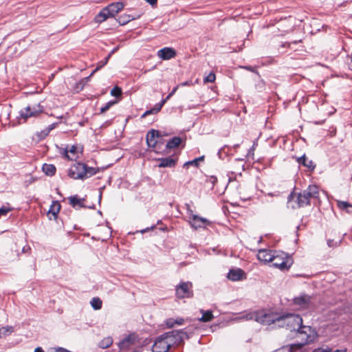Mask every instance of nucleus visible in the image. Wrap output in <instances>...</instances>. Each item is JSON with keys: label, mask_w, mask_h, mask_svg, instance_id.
<instances>
[{"label": "nucleus", "mask_w": 352, "mask_h": 352, "mask_svg": "<svg viewBox=\"0 0 352 352\" xmlns=\"http://www.w3.org/2000/svg\"><path fill=\"white\" fill-rule=\"evenodd\" d=\"M319 196L318 187L316 185H309L306 189L300 192L296 193L295 189L291 192L287 197V203L294 201V204L291 206L292 209L304 208L311 205L312 199H319Z\"/></svg>", "instance_id": "f257e3e1"}, {"label": "nucleus", "mask_w": 352, "mask_h": 352, "mask_svg": "<svg viewBox=\"0 0 352 352\" xmlns=\"http://www.w3.org/2000/svg\"><path fill=\"white\" fill-rule=\"evenodd\" d=\"M280 322L278 327H286L290 331H297L299 333L307 335V331H304L302 329H309L311 331L310 326L303 325L302 318L299 314H287L280 316Z\"/></svg>", "instance_id": "f03ea898"}, {"label": "nucleus", "mask_w": 352, "mask_h": 352, "mask_svg": "<svg viewBox=\"0 0 352 352\" xmlns=\"http://www.w3.org/2000/svg\"><path fill=\"white\" fill-rule=\"evenodd\" d=\"M249 319L254 320L255 321L264 324L270 325L271 324H279L280 316L274 313H267L263 310L250 313Z\"/></svg>", "instance_id": "7ed1b4c3"}, {"label": "nucleus", "mask_w": 352, "mask_h": 352, "mask_svg": "<svg viewBox=\"0 0 352 352\" xmlns=\"http://www.w3.org/2000/svg\"><path fill=\"white\" fill-rule=\"evenodd\" d=\"M276 258L272 261V265L282 270H289L293 264V259L288 254L281 251H274Z\"/></svg>", "instance_id": "20e7f679"}, {"label": "nucleus", "mask_w": 352, "mask_h": 352, "mask_svg": "<svg viewBox=\"0 0 352 352\" xmlns=\"http://www.w3.org/2000/svg\"><path fill=\"white\" fill-rule=\"evenodd\" d=\"M193 295L192 284L191 282L182 281L175 287V296L178 298H189L193 297Z\"/></svg>", "instance_id": "39448f33"}, {"label": "nucleus", "mask_w": 352, "mask_h": 352, "mask_svg": "<svg viewBox=\"0 0 352 352\" xmlns=\"http://www.w3.org/2000/svg\"><path fill=\"white\" fill-rule=\"evenodd\" d=\"M44 112V107L38 103L32 107L28 106L27 107L20 111V117L26 121L31 117L38 118L40 114Z\"/></svg>", "instance_id": "423d86ee"}, {"label": "nucleus", "mask_w": 352, "mask_h": 352, "mask_svg": "<svg viewBox=\"0 0 352 352\" xmlns=\"http://www.w3.org/2000/svg\"><path fill=\"white\" fill-rule=\"evenodd\" d=\"M168 333H164L163 334L157 336L152 346L153 352H168L171 345L168 342L167 338Z\"/></svg>", "instance_id": "0eeeda50"}, {"label": "nucleus", "mask_w": 352, "mask_h": 352, "mask_svg": "<svg viewBox=\"0 0 352 352\" xmlns=\"http://www.w3.org/2000/svg\"><path fill=\"white\" fill-rule=\"evenodd\" d=\"M161 138L160 133L158 130L151 129L148 131L146 135V140L147 146L149 148H153V151L156 153L159 154V151H160V148L157 146V140L156 138Z\"/></svg>", "instance_id": "6e6552de"}, {"label": "nucleus", "mask_w": 352, "mask_h": 352, "mask_svg": "<svg viewBox=\"0 0 352 352\" xmlns=\"http://www.w3.org/2000/svg\"><path fill=\"white\" fill-rule=\"evenodd\" d=\"M137 340V336L135 333H131L120 342H119L118 346L120 351H128L133 348Z\"/></svg>", "instance_id": "1a4fd4ad"}, {"label": "nucleus", "mask_w": 352, "mask_h": 352, "mask_svg": "<svg viewBox=\"0 0 352 352\" xmlns=\"http://www.w3.org/2000/svg\"><path fill=\"white\" fill-rule=\"evenodd\" d=\"M85 168V163L83 162H76L73 164L71 168H69L67 171V176L74 179H80L83 180V178L80 177V174H83V169Z\"/></svg>", "instance_id": "9d476101"}, {"label": "nucleus", "mask_w": 352, "mask_h": 352, "mask_svg": "<svg viewBox=\"0 0 352 352\" xmlns=\"http://www.w3.org/2000/svg\"><path fill=\"white\" fill-rule=\"evenodd\" d=\"M165 333H168L167 338L171 346L174 344L180 345L181 344L184 343V337L181 335V333H183L180 331L173 330L171 331L166 332Z\"/></svg>", "instance_id": "9b49d317"}, {"label": "nucleus", "mask_w": 352, "mask_h": 352, "mask_svg": "<svg viewBox=\"0 0 352 352\" xmlns=\"http://www.w3.org/2000/svg\"><path fill=\"white\" fill-rule=\"evenodd\" d=\"M190 224L193 228L197 230L199 228H206V226H210L211 222L208 219L199 217L197 214H192Z\"/></svg>", "instance_id": "f8f14e48"}, {"label": "nucleus", "mask_w": 352, "mask_h": 352, "mask_svg": "<svg viewBox=\"0 0 352 352\" xmlns=\"http://www.w3.org/2000/svg\"><path fill=\"white\" fill-rule=\"evenodd\" d=\"M182 142V139L179 136L172 138L165 144L163 150L159 151V154L166 155L169 150L178 147Z\"/></svg>", "instance_id": "ddd939ff"}, {"label": "nucleus", "mask_w": 352, "mask_h": 352, "mask_svg": "<svg viewBox=\"0 0 352 352\" xmlns=\"http://www.w3.org/2000/svg\"><path fill=\"white\" fill-rule=\"evenodd\" d=\"M257 258L259 261L264 262L265 263L274 261V251L271 250L261 249L258 251Z\"/></svg>", "instance_id": "4468645a"}, {"label": "nucleus", "mask_w": 352, "mask_h": 352, "mask_svg": "<svg viewBox=\"0 0 352 352\" xmlns=\"http://www.w3.org/2000/svg\"><path fill=\"white\" fill-rule=\"evenodd\" d=\"M177 55L176 50L173 47H163L157 52V56L162 60H170Z\"/></svg>", "instance_id": "2eb2a0df"}, {"label": "nucleus", "mask_w": 352, "mask_h": 352, "mask_svg": "<svg viewBox=\"0 0 352 352\" xmlns=\"http://www.w3.org/2000/svg\"><path fill=\"white\" fill-rule=\"evenodd\" d=\"M311 297L306 294H302L293 299V303L302 308L307 309L311 302Z\"/></svg>", "instance_id": "dca6fc26"}, {"label": "nucleus", "mask_w": 352, "mask_h": 352, "mask_svg": "<svg viewBox=\"0 0 352 352\" xmlns=\"http://www.w3.org/2000/svg\"><path fill=\"white\" fill-rule=\"evenodd\" d=\"M228 278L232 281L241 280L245 278V273L241 268L231 269L228 274Z\"/></svg>", "instance_id": "f3484780"}, {"label": "nucleus", "mask_w": 352, "mask_h": 352, "mask_svg": "<svg viewBox=\"0 0 352 352\" xmlns=\"http://www.w3.org/2000/svg\"><path fill=\"white\" fill-rule=\"evenodd\" d=\"M156 160L160 162L157 165L159 168H173L177 162V159H173L172 157H161Z\"/></svg>", "instance_id": "a211bd4d"}, {"label": "nucleus", "mask_w": 352, "mask_h": 352, "mask_svg": "<svg viewBox=\"0 0 352 352\" xmlns=\"http://www.w3.org/2000/svg\"><path fill=\"white\" fill-rule=\"evenodd\" d=\"M124 4L121 1L113 2L106 6V10L109 12L111 17L124 9Z\"/></svg>", "instance_id": "6ab92c4d"}, {"label": "nucleus", "mask_w": 352, "mask_h": 352, "mask_svg": "<svg viewBox=\"0 0 352 352\" xmlns=\"http://www.w3.org/2000/svg\"><path fill=\"white\" fill-rule=\"evenodd\" d=\"M68 199L69 204L76 210L87 207V206L83 203L85 201V199L79 198L77 195L69 197Z\"/></svg>", "instance_id": "aec40b11"}, {"label": "nucleus", "mask_w": 352, "mask_h": 352, "mask_svg": "<svg viewBox=\"0 0 352 352\" xmlns=\"http://www.w3.org/2000/svg\"><path fill=\"white\" fill-rule=\"evenodd\" d=\"M296 160L300 165L307 168L311 172L314 171L316 168L314 162L312 160H308L305 154H303L300 157H296Z\"/></svg>", "instance_id": "412c9836"}, {"label": "nucleus", "mask_w": 352, "mask_h": 352, "mask_svg": "<svg viewBox=\"0 0 352 352\" xmlns=\"http://www.w3.org/2000/svg\"><path fill=\"white\" fill-rule=\"evenodd\" d=\"M85 169H83V174H80L79 176L81 178H83V180L87 179L100 172V168H94L89 166L87 164L85 163Z\"/></svg>", "instance_id": "4be33fe9"}, {"label": "nucleus", "mask_w": 352, "mask_h": 352, "mask_svg": "<svg viewBox=\"0 0 352 352\" xmlns=\"http://www.w3.org/2000/svg\"><path fill=\"white\" fill-rule=\"evenodd\" d=\"M61 208V205L58 201H53L50 208L48 210V214H52L54 217V219H56L58 218V214Z\"/></svg>", "instance_id": "5701e85b"}, {"label": "nucleus", "mask_w": 352, "mask_h": 352, "mask_svg": "<svg viewBox=\"0 0 352 352\" xmlns=\"http://www.w3.org/2000/svg\"><path fill=\"white\" fill-rule=\"evenodd\" d=\"M77 153V147L75 145H72L69 150H68L67 148L64 149L63 152L62 153L64 157L67 158L68 160H74L77 157H74Z\"/></svg>", "instance_id": "b1692460"}, {"label": "nucleus", "mask_w": 352, "mask_h": 352, "mask_svg": "<svg viewBox=\"0 0 352 352\" xmlns=\"http://www.w3.org/2000/svg\"><path fill=\"white\" fill-rule=\"evenodd\" d=\"M42 170L47 176L52 177L56 174V168L54 164L45 163L42 166Z\"/></svg>", "instance_id": "393cba45"}, {"label": "nucleus", "mask_w": 352, "mask_h": 352, "mask_svg": "<svg viewBox=\"0 0 352 352\" xmlns=\"http://www.w3.org/2000/svg\"><path fill=\"white\" fill-rule=\"evenodd\" d=\"M111 17L109 12L106 10V7L102 9V10L96 16L95 20L97 23H101L108 18Z\"/></svg>", "instance_id": "a878e982"}, {"label": "nucleus", "mask_w": 352, "mask_h": 352, "mask_svg": "<svg viewBox=\"0 0 352 352\" xmlns=\"http://www.w3.org/2000/svg\"><path fill=\"white\" fill-rule=\"evenodd\" d=\"M200 311L202 314V316L200 318H199V321L203 322H210L214 318V316L212 311H204V309H201Z\"/></svg>", "instance_id": "bb28decb"}, {"label": "nucleus", "mask_w": 352, "mask_h": 352, "mask_svg": "<svg viewBox=\"0 0 352 352\" xmlns=\"http://www.w3.org/2000/svg\"><path fill=\"white\" fill-rule=\"evenodd\" d=\"M204 159H205L204 155L195 158L192 160H190V161L185 162L183 165V167L188 168L189 167V166H194L198 168L199 166V162H203L204 160Z\"/></svg>", "instance_id": "cd10ccee"}, {"label": "nucleus", "mask_w": 352, "mask_h": 352, "mask_svg": "<svg viewBox=\"0 0 352 352\" xmlns=\"http://www.w3.org/2000/svg\"><path fill=\"white\" fill-rule=\"evenodd\" d=\"M14 331L12 326L2 327L0 328V338L10 336Z\"/></svg>", "instance_id": "c85d7f7f"}, {"label": "nucleus", "mask_w": 352, "mask_h": 352, "mask_svg": "<svg viewBox=\"0 0 352 352\" xmlns=\"http://www.w3.org/2000/svg\"><path fill=\"white\" fill-rule=\"evenodd\" d=\"M132 19L133 18H130L129 14H123L120 15L116 20L120 25H124L132 21Z\"/></svg>", "instance_id": "c756f323"}, {"label": "nucleus", "mask_w": 352, "mask_h": 352, "mask_svg": "<svg viewBox=\"0 0 352 352\" xmlns=\"http://www.w3.org/2000/svg\"><path fill=\"white\" fill-rule=\"evenodd\" d=\"M90 304L94 310H98L102 308V302L98 297L93 298Z\"/></svg>", "instance_id": "7c9ffc66"}, {"label": "nucleus", "mask_w": 352, "mask_h": 352, "mask_svg": "<svg viewBox=\"0 0 352 352\" xmlns=\"http://www.w3.org/2000/svg\"><path fill=\"white\" fill-rule=\"evenodd\" d=\"M113 343V339L111 337H107L102 339L98 344L100 348L107 349Z\"/></svg>", "instance_id": "2f4dec72"}, {"label": "nucleus", "mask_w": 352, "mask_h": 352, "mask_svg": "<svg viewBox=\"0 0 352 352\" xmlns=\"http://www.w3.org/2000/svg\"><path fill=\"white\" fill-rule=\"evenodd\" d=\"M337 206L340 210H346L347 212H350L349 208H352V204L344 201H337Z\"/></svg>", "instance_id": "473e14b6"}, {"label": "nucleus", "mask_w": 352, "mask_h": 352, "mask_svg": "<svg viewBox=\"0 0 352 352\" xmlns=\"http://www.w3.org/2000/svg\"><path fill=\"white\" fill-rule=\"evenodd\" d=\"M109 60V58L106 56L104 60L99 61L97 63V66L96 69L91 72V75H94L95 72L100 70L101 68H102L104 65H106Z\"/></svg>", "instance_id": "72a5a7b5"}, {"label": "nucleus", "mask_w": 352, "mask_h": 352, "mask_svg": "<svg viewBox=\"0 0 352 352\" xmlns=\"http://www.w3.org/2000/svg\"><path fill=\"white\" fill-rule=\"evenodd\" d=\"M230 147L228 146H224L221 149H219L217 155L220 159L223 160L225 158V156L228 155V151L230 150Z\"/></svg>", "instance_id": "f704fd0d"}, {"label": "nucleus", "mask_w": 352, "mask_h": 352, "mask_svg": "<svg viewBox=\"0 0 352 352\" xmlns=\"http://www.w3.org/2000/svg\"><path fill=\"white\" fill-rule=\"evenodd\" d=\"M117 103L116 100H111L105 104V105L100 108V113H104L108 111L113 105Z\"/></svg>", "instance_id": "c9c22d12"}, {"label": "nucleus", "mask_w": 352, "mask_h": 352, "mask_svg": "<svg viewBox=\"0 0 352 352\" xmlns=\"http://www.w3.org/2000/svg\"><path fill=\"white\" fill-rule=\"evenodd\" d=\"M122 94V89L118 86H115L111 91V95L116 98L121 96Z\"/></svg>", "instance_id": "e433bc0d"}, {"label": "nucleus", "mask_w": 352, "mask_h": 352, "mask_svg": "<svg viewBox=\"0 0 352 352\" xmlns=\"http://www.w3.org/2000/svg\"><path fill=\"white\" fill-rule=\"evenodd\" d=\"M13 210L12 208L3 206L0 208V218L6 217L8 213Z\"/></svg>", "instance_id": "4c0bfd02"}, {"label": "nucleus", "mask_w": 352, "mask_h": 352, "mask_svg": "<svg viewBox=\"0 0 352 352\" xmlns=\"http://www.w3.org/2000/svg\"><path fill=\"white\" fill-rule=\"evenodd\" d=\"M162 223H162V220H158L155 225H153V226H151L150 227H148V228H146L145 229H143V230H140V232L141 233H145V232H148L150 230H153L154 229H156L157 226H161V225H162Z\"/></svg>", "instance_id": "58836bf2"}, {"label": "nucleus", "mask_w": 352, "mask_h": 352, "mask_svg": "<svg viewBox=\"0 0 352 352\" xmlns=\"http://www.w3.org/2000/svg\"><path fill=\"white\" fill-rule=\"evenodd\" d=\"M216 79L215 74L213 72H210L204 79V82H213Z\"/></svg>", "instance_id": "ea45409f"}, {"label": "nucleus", "mask_w": 352, "mask_h": 352, "mask_svg": "<svg viewBox=\"0 0 352 352\" xmlns=\"http://www.w3.org/2000/svg\"><path fill=\"white\" fill-rule=\"evenodd\" d=\"M241 67L244 69H245V70H248V71H250L251 72L255 73L258 76H260L259 73L256 70V67H253V66H251V65H244V66H241Z\"/></svg>", "instance_id": "a19ab883"}, {"label": "nucleus", "mask_w": 352, "mask_h": 352, "mask_svg": "<svg viewBox=\"0 0 352 352\" xmlns=\"http://www.w3.org/2000/svg\"><path fill=\"white\" fill-rule=\"evenodd\" d=\"M86 85L85 82H82V79H81L79 82H76L75 89L77 90V91H82Z\"/></svg>", "instance_id": "79ce46f5"}, {"label": "nucleus", "mask_w": 352, "mask_h": 352, "mask_svg": "<svg viewBox=\"0 0 352 352\" xmlns=\"http://www.w3.org/2000/svg\"><path fill=\"white\" fill-rule=\"evenodd\" d=\"M49 131L47 129H45L41 131L40 133H38L37 134V136L39 138L40 140H43L45 138L49 135Z\"/></svg>", "instance_id": "37998d69"}, {"label": "nucleus", "mask_w": 352, "mask_h": 352, "mask_svg": "<svg viewBox=\"0 0 352 352\" xmlns=\"http://www.w3.org/2000/svg\"><path fill=\"white\" fill-rule=\"evenodd\" d=\"M327 243L329 248H335L338 247L340 244L341 241H339V242H335L333 239H328Z\"/></svg>", "instance_id": "c03bdc74"}, {"label": "nucleus", "mask_w": 352, "mask_h": 352, "mask_svg": "<svg viewBox=\"0 0 352 352\" xmlns=\"http://www.w3.org/2000/svg\"><path fill=\"white\" fill-rule=\"evenodd\" d=\"M312 352H331V349L327 346L325 349L322 347H318L312 351Z\"/></svg>", "instance_id": "a18cd8bd"}, {"label": "nucleus", "mask_w": 352, "mask_h": 352, "mask_svg": "<svg viewBox=\"0 0 352 352\" xmlns=\"http://www.w3.org/2000/svg\"><path fill=\"white\" fill-rule=\"evenodd\" d=\"M166 324L168 328H172L175 324V319L173 318H168L166 321Z\"/></svg>", "instance_id": "49530a36"}, {"label": "nucleus", "mask_w": 352, "mask_h": 352, "mask_svg": "<svg viewBox=\"0 0 352 352\" xmlns=\"http://www.w3.org/2000/svg\"><path fill=\"white\" fill-rule=\"evenodd\" d=\"M162 107L163 106L162 105V104H160L159 102V103H157L156 104H155V106L153 107V111H155V113H157L158 112L160 111V110L162 109Z\"/></svg>", "instance_id": "de8ad7c7"}, {"label": "nucleus", "mask_w": 352, "mask_h": 352, "mask_svg": "<svg viewBox=\"0 0 352 352\" xmlns=\"http://www.w3.org/2000/svg\"><path fill=\"white\" fill-rule=\"evenodd\" d=\"M22 252L24 254H30L31 252V248L29 245H25L22 248Z\"/></svg>", "instance_id": "09e8293b"}, {"label": "nucleus", "mask_w": 352, "mask_h": 352, "mask_svg": "<svg viewBox=\"0 0 352 352\" xmlns=\"http://www.w3.org/2000/svg\"><path fill=\"white\" fill-rule=\"evenodd\" d=\"M157 142V146H159V147L160 148V150H163L165 144L164 143V140L162 138V137L161 136V138H160L157 141H156Z\"/></svg>", "instance_id": "8fccbe9b"}, {"label": "nucleus", "mask_w": 352, "mask_h": 352, "mask_svg": "<svg viewBox=\"0 0 352 352\" xmlns=\"http://www.w3.org/2000/svg\"><path fill=\"white\" fill-rule=\"evenodd\" d=\"M151 114H155V111H153V108H151L149 110H146L141 116L142 118H145L148 115Z\"/></svg>", "instance_id": "3c124183"}, {"label": "nucleus", "mask_w": 352, "mask_h": 352, "mask_svg": "<svg viewBox=\"0 0 352 352\" xmlns=\"http://www.w3.org/2000/svg\"><path fill=\"white\" fill-rule=\"evenodd\" d=\"M302 330L304 331H307V335H306L307 336L306 342H305V343H304L305 345L306 344L311 342L312 341V339L311 338V336L308 334V331L310 332L309 331V329H302Z\"/></svg>", "instance_id": "603ef678"}, {"label": "nucleus", "mask_w": 352, "mask_h": 352, "mask_svg": "<svg viewBox=\"0 0 352 352\" xmlns=\"http://www.w3.org/2000/svg\"><path fill=\"white\" fill-rule=\"evenodd\" d=\"M60 122H54L51 124H50L46 129L50 132L53 129H54L59 124Z\"/></svg>", "instance_id": "864d4df0"}, {"label": "nucleus", "mask_w": 352, "mask_h": 352, "mask_svg": "<svg viewBox=\"0 0 352 352\" xmlns=\"http://www.w3.org/2000/svg\"><path fill=\"white\" fill-rule=\"evenodd\" d=\"M142 15V12H139V13L133 14H129L130 18H133L132 21L140 18V16Z\"/></svg>", "instance_id": "5fc2aeb1"}, {"label": "nucleus", "mask_w": 352, "mask_h": 352, "mask_svg": "<svg viewBox=\"0 0 352 352\" xmlns=\"http://www.w3.org/2000/svg\"><path fill=\"white\" fill-rule=\"evenodd\" d=\"M192 85H193V83H192V80H186L185 82L180 83L179 85L184 87V86H190Z\"/></svg>", "instance_id": "6e6d98bb"}, {"label": "nucleus", "mask_w": 352, "mask_h": 352, "mask_svg": "<svg viewBox=\"0 0 352 352\" xmlns=\"http://www.w3.org/2000/svg\"><path fill=\"white\" fill-rule=\"evenodd\" d=\"M209 181L214 186L217 182V177L216 176L212 175L210 177Z\"/></svg>", "instance_id": "4d7b16f0"}, {"label": "nucleus", "mask_w": 352, "mask_h": 352, "mask_svg": "<svg viewBox=\"0 0 352 352\" xmlns=\"http://www.w3.org/2000/svg\"><path fill=\"white\" fill-rule=\"evenodd\" d=\"M184 320L182 318H178L177 319H175V324L181 325V324H184Z\"/></svg>", "instance_id": "13d9d810"}, {"label": "nucleus", "mask_w": 352, "mask_h": 352, "mask_svg": "<svg viewBox=\"0 0 352 352\" xmlns=\"http://www.w3.org/2000/svg\"><path fill=\"white\" fill-rule=\"evenodd\" d=\"M118 50V47H114L109 53V54L107 56V57H109V58H111V56Z\"/></svg>", "instance_id": "bf43d9fd"}, {"label": "nucleus", "mask_w": 352, "mask_h": 352, "mask_svg": "<svg viewBox=\"0 0 352 352\" xmlns=\"http://www.w3.org/2000/svg\"><path fill=\"white\" fill-rule=\"evenodd\" d=\"M158 229L161 231H163V232H165V231H167L168 228H167V226L166 225H164V223H162V225H161Z\"/></svg>", "instance_id": "052dcab7"}, {"label": "nucleus", "mask_w": 352, "mask_h": 352, "mask_svg": "<svg viewBox=\"0 0 352 352\" xmlns=\"http://www.w3.org/2000/svg\"><path fill=\"white\" fill-rule=\"evenodd\" d=\"M148 3L151 5L152 6L157 5V0H145Z\"/></svg>", "instance_id": "680f3d73"}, {"label": "nucleus", "mask_w": 352, "mask_h": 352, "mask_svg": "<svg viewBox=\"0 0 352 352\" xmlns=\"http://www.w3.org/2000/svg\"><path fill=\"white\" fill-rule=\"evenodd\" d=\"M289 346H283L282 347L281 349H279V351H276L274 352H288V349H289Z\"/></svg>", "instance_id": "e2e57ef3"}, {"label": "nucleus", "mask_w": 352, "mask_h": 352, "mask_svg": "<svg viewBox=\"0 0 352 352\" xmlns=\"http://www.w3.org/2000/svg\"><path fill=\"white\" fill-rule=\"evenodd\" d=\"M179 331L181 332L184 333H181V335L183 336V337H184V339H188L189 338L188 335L187 334V333L184 329H182V330H179Z\"/></svg>", "instance_id": "0e129e2a"}, {"label": "nucleus", "mask_w": 352, "mask_h": 352, "mask_svg": "<svg viewBox=\"0 0 352 352\" xmlns=\"http://www.w3.org/2000/svg\"><path fill=\"white\" fill-rule=\"evenodd\" d=\"M179 85H177L176 87H175L173 89V90L169 93V94H170V95L171 96H173L175 94V92H176V91L177 90L178 87H179Z\"/></svg>", "instance_id": "69168bd1"}, {"label": "nucleus", "mask_w": 352, "mask_h": 352, "mask_svg": "<svg viewBox=\"0 0 352 352\" xmlns=\"http://www.w3.org/2000/svg\"><path fill=\"white\" fill-rule=\"evenodd\" d=\"M34 352H44V351L41 347L38 346L35 349Z\"/></svg>", "instance_id": "338daca9"}, {"label": "nucleus", "mask_w": 352, "mask_h": 352, "mask_svg": "<svg viewBox=\"0 0 352 352\" xmlns=\"http://www.w3.org/2000/svg\"><path fill=\"white\" fill-rule=\"evenodd\" d=\"M333 352H347V349L346 348L344 349H336Z\"/></svg>", "instance_id": "774afa93"}]
</instances>
